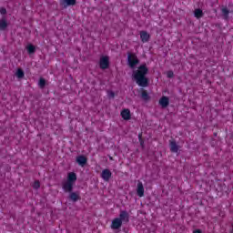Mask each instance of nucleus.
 Here are the masks:
<instances>
[{
	"instance_id": "nucleus-9",
	"label": "nucleus",
	"mask_w": 233,
	"mask_h": 233,
	"mask_svg": "<svg viewBox=\"0 0 233 233\" xmlns=\"http://www.w3.org/2000/svg\"><path fill=\"white\" fill-rule=\"evenodd\" d=\"M140 39L142 43H148V41H150V34H148L147 31H141Z\"/></svg>"
},
{
	"instance_id": "nucleus-28",
	"label": "nucleus",
	"mask_w": 233,
	"mask_h": 233,
	"mask_svg": "<svg viewBox=\"0 0 233 233\" xmlns=\"http://www.w3.org/2000/svg\"><path fill=\"white\" fill-rule=\"evenodd\" d=\"M193 233H201V230L197 229V230H195Z\"/></svg>"
},
{
	"instance_id": "nucleus-24",
	"label": "nucleus",
	"mask_w": 233,
	"mask_h": 233,
	"mask_svg": "<svg viewBox=\"0 0 233 233\" xmlns=\"http://www.w3.org/2000/svg\"><path fill=\"white\" fill-rule=\"evenodd\" d=\"M142 97L143 99H148V94H147V91L142 92Z\"/></svg>"
},
{
	"instance_id": "nucleus-15",
	"label": "nucleus",
	"mask_w": 233,
	"mask_h": 233,
	"mask_svg": "<svg viewBox=\"0 0 233 233\" xmlns=\"http://www.w3.org/2000/svg\"><path fill=\"white\" fill-rule=\"evenodd\" d=\"M170 150L171 152H177L179 150V147L176 145V142L174 141L170 142Z\"/></svg>"
},
{
	"instance_id": "nucleus-8",
	"label": "nucleus",
	"mask_w": 233,
	"mask_h": 233,
	"mask_svg": "<svg viewBox=\"0 0 233 233\" xmlns=\"http://www.w3.org/2000/svg\"><path fill=\"white\" fill-rule=\"evenodd\" d=\"M137 194L139 198H143L145 196V187H143L142 182L137 183Z\"/></svg>"
},
{
	"instance_id": "nucleus-23",
	"label": "nucleus",
	"mask_w": 233,
	"mask_h": 233,
	"mask_svg": "<svg viewBox=\"0 0 233 233\" xmlns=\"http://www.w3.org/2000/svg\"><path fill=\"white\" fill-rule=\"evenodd\" d=\"M39 187H41V184L39 183V181H35V183L33 184V188H39Z\"/></svg>"
},
{
	"instance_id": "nucleus-6",
	"label": "nucleus",
	"mask_w": 233,
	"mask_h": 233,
	"mask_svg": "<svg viewBox=\"0 0 233 233\" xmlns=\"http://www.w3.org/2000/svg\"><path fill=\"white\" fill-rule=\"evenodd\" d=\"M101 177L104 179V181H110V177H112V171H110V169L102 170Z\"/></svg>"
},
{
	"instance_id": "nucleus-1",
	"label": "nucleus",
	"mask_w": 233,
	"mask_h": 233,
	"mask_svg": "<svg viewBox=\"0 0 233 233\" xmlns=\"http://www.w3.org/2000/svg\"><path fill=\"white\" fill-rule=\"evenodd\" d=\"M147 74H148V68L143 65L138 67L137 71L133 73L134 78L138 86H148V79H147Z\"/></svg>"
},
{
	"instance_id": "nucleus-21",
	"label": "nucleus",
	"mask_w": 233,
	"mask_h": 233,
	"mask_svg": "<svg viewBox=\"0 0 233 233\" xmlns=\"http://www.w3.org/2000/svg\"><path fill=\"white\" fill-rule=\"evenodd\" d=\"M45 85H46V81L44 78H40L38 82V86L40 88H45Z\"/></svg>"
},
{
	"instance_id": "nucleus-17",
	"label": "nucleus",
	"mask_w": 233,
	"mask_h": 233,
	"mask_svg": "<svg viewBox=\"0 0 233 233\" xmlns=\"http://www.w3.org/2000/svg\"><path fill=\"white\" fill-rule=\"evenodd\" d=\"M15 76L18 77V79H23V77H25V72L19 68L16 70Z\"/></svg>"
},
{
	"instance_id": "nucleus-7",
	"label": "nucleus",
	"mask_w": 233,
	"mask_h": 233,
	"mask_svg": "<svg viewBox=\"0 0 233 233\" xmlns=\"http://www.w3.org/2000/svg\"><path fill=\"white\" fill-rule=\"evenodd\" d=\"M159 105L162 108H167L170 105V99L167 96H162L159 99Z\"/></svg>"
},
{
	"instance_id": "nucleus-16",
	"label": "nucleus",
	"mask_w": 233,
	"mask_h": 233,
	"mask_svg": "<svg viewBox=\"0 0 233 233\" xmlns=\"http://www.w3.org/2000/svg\"><path fill=\"white\" fill-rule=\"evenodd\" d=\"M26 50L28 54H34L35 52V46H34L32 44L27 45Z\"/></svg>"
},
{
	"instance_id": "nucleus-18",
	"label": "nucleus",
	"mask_w": 233,
	"mask_h": 233,
	"mask_svg": "<svg viewBox=\"0 0 233 233\" xmlns=\"http://www.w3.org/2000/svg\"><path fill=\"white\" fill-rule=\"evenodd\" d=\"M66 6H74L76 5V0H63Z\"/></svg>"
},
{
	"instance_id": "nucleus-25",
	"label": "nucleus",
	"mask_w": 233,
	"mask_h": 233,
	"mask_svg": "<svg viewBox=\"0 0 233 233\" xmlns=\"http://www.w3.org/2000/svg\"><path fill=\"white\" fill-rule=\"evenodd\" d=\"M0 14H2V15H5V14H6V9H5V7H1Z\"/></svg>"
},
{
	"instance_id": "nucleus-27",
	"label": "nucleus",
	"mask_w": 233,
	"mask_h": 233,
	"mask_svg": "<svg viewBox=\"0 0 233 233\" xmlns=\"http://www.w3.org/2000/svg\"><path fill=\"white\" fill-rule=\"evenodd\" d=\"M109 96H110V97H114V93H113V92H110V93H109Z\"/></svg>"
},
{
	"instance_id": "nucleus-2",
	"label": "nucleus",
	"mask_w": 233,
	"mask_h": 233,
	"mask_svg": "<svg viewBox=\"0 0 233 233\" xmlns=\"http://www.w3.org/2000/svg\"><path fill=\"white\" fill-rule=\"evenodd\" d=\"M127 63L130 68H136V66L139 64V60L137 59V56H136V55L129 54L127 56Z\"/></svg>"
},
{
	"instance_id": "nucleus-14",
	"label": "nucleus",
	"mask_w": 233,
	"mask_h": 233,
	"mask_svg": "<svg viewBox=\"0 0 233 233\" xmlns=\"http://www.w3.org/2000/svg\"><path fill=\"white\" fill-rule=\"evenodd\" d=\"M6 26H8L6 19L0 20V30H6Z\"/></svg>"
},
{
	"instance_id": "nucleus-13",
	"label": "nucleus",
	"mask_w": 233,
	"mask_h": 233,
	"mask_svg": "<svg viewBox=\"0 0 233 233\" xmlns=\"http://www.w3.org/2000/svg\"><path fill=\"white\" fill-rule=\"evenodd\" d=\"M67 181H69L73 184L76 183V181H77V176L76 175V173H74V172L68 173Z\"/></svg>"
},
{
	"instance_id": "nucleus-11",
	"label": "nucleus",
	"mask_w": 233,
	"mask_h": 233,
	"mask_svg": "<svg viewBox=\"0 0 233 233\" xmlns=\"http://www.w3.org/2000/svg\"><path fill=\"white\" fill-rule=\"evenodd\" d=\"M128 213L127 211H121L118 219H121V222L123 223H128Z\"/></svg>"
},
{
	"instance_id": "nucleus-10",
	"label": "nucleus",
	"mask_w": 233,
	"mask_h": 233,
	"mask_svg": "<svg viewBox=\"0 0 233 233\" xmlns=\"http://www.w3.org/2000/svg\"><path fill=\"white\" fill-rule=\"evenodd\" d=\"M63 188L66 192H72V189L74 188V182L66 181L63 185Z\"/></svg>"
},
{
	"instance_id": "nucleus-22",
	"label": "nucleus",
	"mask_w": 233,
	"mask_h": 233,
	"mask_svg": "<svg viewBox=\"0 0 233 233\" xmlns=\"http://www.w3.org/2000/svg\"><path fill=\"white\" fill-rule=\"evenodd\" d=\"M222 14H223L225 19H227L228 17V9L223 8L222 9Z\"/></svg>"
},
{
	"instance_id": "nucleus-19",
	"label": "nucleus",
	"mask_w": 233,
	"mask_h": 233,
	"mask_svg": "<svg viewBox=\"0 0 233 233\" xmlns=\"http://www.w3.org/2000/svg\"><path fill=\"white\" fill-rule=\"evenodd\" d=\"M194 14L195 17H197L198 19L203 16V11L201 9H196Z\"/></svg>"
},
{
	"instance_id": "nucleus-5",
	"label": "nucleus",
	"mask_w": 233,
	"mask_h": 233,
	"mask_svg": "<svg viewBox=\"0 0 233 233\" xmlns=\"http://www.w3.org/2000/svg\"><path fill=\"white\" fill-rule=\"evenodd\" d=\"M121 225H123L121 218H116L115 219L112 220L111 228L113 230H117V228H121Z\"/></svg>"
},
{
	"instance_id": "nucleus-20",
	"label": "nucleus",
	"mask_w": 233,
	"mask_h": 233,
	"mask_svg": "<svg viewBox=\"0 0 233 233\" xmlns=\"http://www.w3.org/2000/svg\"><path fill=\"white\" fill-rule=\"evenodd\" d=\"M70 199H72V201H77V199H79V195L77 193H71Z\"/></svg>"
},
{
	"instance_id": "nucleus-3",
	"label": "nucleus",
	"mask_w": 233,
	"mask_h": 233,
	"mask_svg": "<svg viewBox=\"0 0 233 233\" xmlns=\"http://www.w3.org/2000/svg\"><path fill=\"white\" fill-rule=\"evenodd\" d=\"M100 68L102 70H106L110 65V58L107 56H103L100 57L99 61Z\"/></svg>"
},
{
	"instance_id": "nucleus-12",
	"label": "nucleus",
	"mask_w": 233,
	"mask_h": 233,
	"mask_svg": "<svg viewBox=\"0 0 233 233\" xmlns=\"http://www.w3.org/2000/svg\"><path fill=\"white\" fill-rule=\"evenodd\" d=\"M86 157L85 156H78L76 157V163H78V165H80V167H84L86 165Z\"/></svg>"
},
{
	"instance_id": "nucleus-26",
	"label": "nucleus",
	"mask_w": 233,
	"mask_h": 233,
	"mask_svg": "<svg viewBox=\"0 0 233 233\" xmlns=\"http://www.w3.org/2000/svg\"><path fill=\"white\" fill-rule=\"evenodd\" d=\"M167 77H174V72L168 71V72L167 73Z\"/></svg>"
},
{
	"instance_id": "nucleus-4",
	"label": "nucleus",
	"mask_w": 233,
	"mask_h": 233,
	"mask_svg": "<svg viewBox=\"0 0 233 233\" xmlns=\"http://www.w3.org/2000/svg\"><path fill=\"white\" fill-rule=\"evenodd\" d=\"M121 117L125 120V121H130V119L132 118V114H130V109H123L120 113Z\"/></svg>"
}]
</instances>
